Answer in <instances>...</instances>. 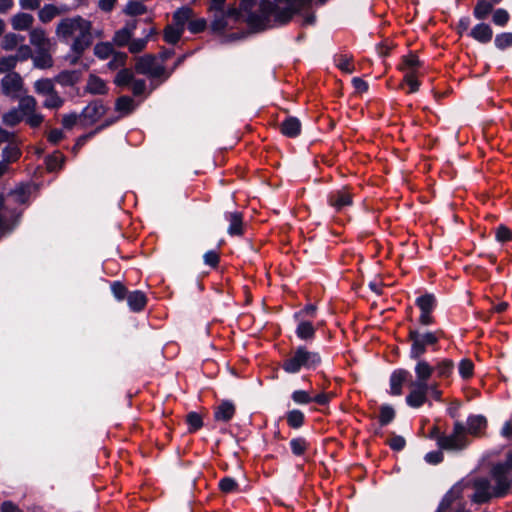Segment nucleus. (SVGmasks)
<instances>
[{"label": "nucleus", "instance_id": "1", "mask_svg": "<svg viewBox=\"0 0 512 512\" xmlns=\"http://www.w3.org/2000/svg\"><path fill=\"white\" fill-rule=\"evenodd\" d=\"M76 33L78 34L71 44V50L81 52L83 47L93 44L92 22L79 15L62 19L56 27V35L64 43H68Z\"/></svg>", "mask_w": 512, "mask_h": 512}, {"label": "nucleus", "instance_id": "2", "mask_svg": "<svg viewBox=\"0 0 512 512\" xmlns=\"http://www.w3.org/2000/svg\"><path fill=\"white\" fill-rule=\"evenodd\" d=\"M322 364L318 351L309 350L306 345H298L282 360L280 367L287 374H297L302 370L314 371Z\"/></svg>", "mask_w": 512, "mask_h": 512}, {"label": "nucleus", "instance_id": "3", "mask_svg": "<svg viewBox=\"0 0 512 512\" xmlns=\"http://www.w3.org/2000/svg\"><path fill=\"white\" fill-rule=\"evenodd\" d=\"M480 435V415H470L467 419V427L460 421L454 423L453 432L450 435L442 434L438 439V447L443 450H458L466 444L465 433Z\"/></svg>", "mask_w": 512, "mask_h": 512}, {"label": "nucleus", "instance_id": "4", "mask_svg": "<svg viewBox=\"0 0 512 512\" xmlns=\"http://www.w3.org/2000/svg\"><path fill=\"white\" fill-rule=\"evenodd\" d=\"M281 3H276L274 0H261L259 5L260 15L270 24L271 17H273L274 26H286L289 24L295 15L301 13V9L291 4H285L284 7L280 6Z\"/></svg>", "mask_w": 512, "mask_h": 512}, {"label": "nucleus", "instance_id": "5", "mask_svg": "<svg viewBox=\"0 0 512 512\" xmlns=\"http://www.w3.org/2000/svg\"><path fill=\"white\" fill-rule=\"evenodd\" d=\"M443 335L444 332L441 329L421 333L419 329L409 327L407 337V340L411 342L409 358H421L427 352V347L437 345Z\"/></svg>", "mask_w": 512, "mask_h": 512}, {"label": "nucleus", "instance_id": "6", "mask_svg": "<svg viewBox=\"0 0 512 512\" xmlns=\"http://www.w3.org/2000/svg\"><path fill=\"white\" fill-rule=\"evenodd\" d=\"M415 305L420 310V316L418 318V324L420 326H430L435 324L436 319L433 316V312L437 307V299L433 293L426 292L425 294L415 299Z\"/></svg>", "mask_w": 512, "mask_h": 512}, {"label": "nucleus", "instance_id": "7", "mask_svg": "<svg viewBox=\"0 0 512 512\" xmlns=\"http://www.w3.org/2000/svg\"><path fill=\"white\" fill-rule=\"evenodd\" d=\"M354 194L350 186H343L340 189L332 190L327 195V204L332 207L335 212H342L346 207L353 205Z\"/></svg>", "mask_w": 512, "mask_h": 512}, {"label": "nucleus", "instance_id": "8", "mask_svg": "<svg viewBox=\"0 0 512 512\" xmlns=\"http://www.w3.org/2000/svg\"><path fill=\"white\" fill-rule=\"evenodd\" d=\"M108 107L104 105L102 99L92 100L79 114L81 125L83 127L95 124L103 115L106 114Z\"/></svg>", "mask_w": 512, "mask_h": 512}, {"label": "nucleus", "instance_id": "9", "mask_svg": "<svg viewBox=\"0 0 512 512\" xmlns=\"http://www.w3.org/2000/svg\"><path fill=\"white\" fill-rule=\"evenodd\" d=\"M412 374L404 368H397L392 371L389 378V394L391 396H400L403 393V385L411 381Z\"/></svg>", "mask_w": 512, "mask_h": 512}, {"label": "nucleus", "instance_id": "10", "mask_svg": "<svg viewBox=\"0 0 512 512\" xmlns=\"http://www.w3.org/2000/svg\"><path fill=\"white\" fill-rule=\"evenodd\" d=\"M454 487H458V492L461 495H463L465 490L472 489V494L467 495V497H470L473 503L480 504V475L477 473L461 479Z\"/></svg>", "mask_w": 512, "mask_h": 512}, {"label": "nucleus", "instance_id": "11", "mask_svg": "<svg viewBox=\"0 0 512 512\" xmlns=\"http://www.w3.org/2000/svg\"><path fill=\"white\" fill-rule=\"evenodd\" d=\"M224 219L229 223L227 234L231 237H241L245 233L244 216L240 211L225 212Z\"/></svg>", "mask_w": 512, "mask_h": 512}, {"label": "nucleus", "instance_id": "12", "mask_svg": "<svg viewBox=\"0 0 512 512\" xmlns=\"http://www.w3.org/2000/svg\"><path fill=\"white\" fill-rule=\"evenodd\" d=\"M298 324L295 329L297 338L310 343L316 338L317 327L308 319H294Z\"/></svg>", "mask_w": 512, "mask_h": 512}, {"label": "nucleus", "instance_id": "13", "mask_svg": "<svg viewBox=\"0 0 512 512\" xmlns=\"http://www.w3.org/2000/svg\"><path fill=\"white\" fill-rule=\"evenodd\" d=\"M236 414V406L231 400H222L214 409L213 417L216 422L228 423Z\"/></svg>", "mask_w": 512, "mask_h": 512}, {"label": "nucleus", "instance_id": "14", "mask_svg": "<svg viewBox=\"0 0 512 512\" xmlns=\"http://www.w3.org/2000/svg\"><path fill=\"white\" fill-rule=\"evenodd\" d=\"M279 131L288 138H297L302 131L301 121L295 116H287L280 124Z\"/></svg>", "mask_w": 512, "mask_h": 512}, {"label": "nucleus", "instance_id": "15", "mask_svg": "<svg viewBox=\"0 0 512 512\" xmlns=\"http://www.w3.org/2000/svg\"><path fill=\"white\" fill-rule=\"evenodd\" d=\"M126 300L130 311L133 313L144 311L148 303L147 295L141 290L130 291Z\"/></svg>", "mask_w": 512, "mask_h": 512}, {"label": "nucleus", "instance_id": "16", "mask_svg": "<svg viewBox=\"0 0 512 512\" xmlns=\"http://www.w3.org/2000/svg\"><path fill=\"white\" fill-rule=\"evenodd\" d=\"M108 91L106 82L102 78L94 74L89 75L85 92L92 95H106Z\"/></svg>", "mask_w": 512, "mask_h": 512}, {"label": "nucleus", "instance_id": "17", "mask_svg": "<svg viewBox=\"0 0 512 512\" xmlns=\"http://www.w3.org/2000/svg\"><path fill=\"white\" fill-rule=\"evenodd\" d=\"M245 22L253 33L263 32L272 27L259 13L254 11L247 14Z\"/></svg>", "mask_w": 512, "mask_h": 512}, {"label": "nucleus", "instance_id": "18", "mask_svg": "<svg viewBox=\"0 0 512 512\" xmlns=\"http://www.w3.org/2000/svg\"><path fill=\"white\" fill-rule=\"evenodd\" d=\"M193 9L189 6H182L178 8L172 15V24L185 30L186 24L190 21L193 16Z\"/></svg>", "mask_w": 512, "mask_h": 512}, {"label": "nucleus", "instance_id": "19", "mask_svg": "<svg viewBox=\"0 0 512 512\" xmlns=\"http://www.w3.org/2000/svg\"><path fill=\"white\" fill-rule=\"evenodd\" d=\"M34 17L31 14L19 12L11 19V25L14 30L25 31L32 27Z\"/></svg>", "mask_w": 512, "mask_h": 512}, {"label": "nucleus", "instance_id": "20", "mask_svg": "<svg viewBox=\"0 0 512 512\" xmlns=\"http://www.w3.org/2000/svg\"><path fill=\"white\" fill-rule=\"evenodd\" d=\"M414 360L417 361L414 368L416 379L429 380L435 371L434 366L422 357Z\"/></svg>", "mask_w": 512, "mask_h": 512}, {"label": "nucleus", "instance_id": "21", "mask_svg": "<svg viewBox=\"0 0 512 512\" xmlns=\"http://www.w3.org/2000/svg\"><path fill=\"white\" fill-rule=\"evenodd\" d=\"M155 63L156 56L154 54H145L137 58L135 71L137 74L148 75Z\"/></svg>", "mask_w": 512, "mask_h": 512}, {"label": "nucleus", "instance_id": "22", "mask_svg": "<svg viewBox=\"0 0 512 512\" xmlns=\"http://www.w3.org/2000/svg\"><path fill=\"white\" fill-rule=\"evenodd\" d=\"M30 43L36 49H44L50 47V41L46 37V32L43 28H34L30 31Z\"/></svg>", "mask_w": 512, "mask_h": 512}, {"label": "nucleus", "instance_id": "23", "mask_svg": "<svg viewBox=\"0 0 512 512\" xmlns=\"http://www.w3.org/2000/svg\"><path fill=\"white\" fill-rule=\"evenodd\" d=\"M184 33V30L174 24H168L163 31V39L166 43L171 45H176L182 35Z\"/></svg>", "mask_w": 512, "mask_h": 512}, {"label": "nucleus", "instance_id": "24", "mask_svg": "<svg viewBox=\"0 0 512 512\" xmlns=\"http://www.w3.org/2000/svg\"><path fill=\"white\" fill-rule=\"evenodd\" d=\"M291 453L296 457H302L305 455L307 450L310 447V443L307 441L305 437L298 436L294 437L290 440L289 443Z\"/></svg>", "mask_w": 512, "mask_h": 512}, {"label": "nucleus", "instance_id": "25", "mask_svg": "<svg viewBox=\"0 0 512 512\" xmlns=\"http://www.w3.org/2000/svg\"><path fill=\"white\" fill-rule=\"evenodd\" d=\"M34 66L39 69L52 67L53 59L49 53V48L37 49V54L33 57Z\"/></svg>", "mask_w": 512, "mask_h": 512}, {"label": "nucleus", "instance_id": "26", "mask_svg": "<svg viewBox=\"0 0 512 512\" xmlns=\"http://www.w3.org/2000/svg\"><path fill=\"white\" fill-rule=\"evenodd\" d=\"M80 76V71L63 70L56 76V81L62 86H73L80 80Z\"/></svg>", "mask_w": 512, "mask_h": 512}, {"label": "nucleus", "instance_id": "27", "mask_svg": "<svg viewBox=\"0 0 512 512\" xmlns=\"http://www.w3.org/2000/svg\"><path fill=\"white\" fill-rule=\"evenodd\" d=\"M410 392L407 394L405 398L406 404L414 409L420 408L423 406L427 401L428 398L420 391H417L413 387H409Z\"/></svg>", "mask_w": 512, "mask_h": 512}, {"label": "nucleus", "instance_id": "28", "mask_svg": "<svg viewBox=\"0 0 512 512\" xmlns=\"http://www.w3.org/2000/svg\"><path fill=\"white\" fill-rule=\"evenodd\" d=\"M134 109V101L130 96L123 95L118 97L115 101V110L123 116L130 115Z\"/></svg>", "mask_w": 512, "mask_h": 512}, {"label": "nucleus", "instance_id": "29", "mask_svg": "<svg viewBox=\"0 0 512 512\" xmlns=\"http://www.w3.org/2000/svg\"><path fill=\"white\" fill-rule=\"evenodd\" d=\"M287 425L292 429H300L305 424V415L299 409H292L286 413Z\"/></svg>", "mask_w": 512, "mask_h": 512}, {"label": "nucleus", "instance_id": "30", "mask_svg": "<svg viewBox=\"0 0 512 512\" xmlns=\"http://www.w3.org/2000/svg\"><path fill=\"white\" fill-rule=\"evenodd\" d=\"M463 498L458 492V487H452L442 498L438 506V512L446 511L451 507L454 501L457 499Z\"/></svg>", "mask_w": 512, "mask_h": 512}, {"label": "nucleus", "instance_id": "31", "mask_svg": "<svg viewBox=\"0 0 512 512\" xmlns=\"http://www.w3.org/2000/svg\"><path fill=\"white\" fill-rule=\"evenodd\" d=\"M65 161L64 155L60 151H55L53 154L45 158L46 169L48 172H54L63 167Z\"/></svg>", "mask_w": 512, "mask_h": 512}, {"label": "nucleus", "instance_id": "32", "mask_svg": "<svg viewBox=\"0 0 512 512\" xmlns=\"http://www.w3.org/2000/svg\"><path fill=\"white\" fill-rule=\"evenodd\" d=\"M396 417L395 409L389 404L380 406L378 421L380 427H385L392 423Z\"/></svg>", "mask_w": 512, "mask_h": 512}, {"label": "nucleus", "instance_id": "33", "mask_svg": "<svg viewBox=\"0 0 512 512\" xmlns=\"http://www.w3.org/2000/svg\"><path fill=\"white\" fill-rule=\"evenodd\" d=\"M62 11L53 4H45L38 12L39 20L43 23H49Z\"/></svg>", "mask_w": 512, "mask_h": 512}, {"label": "nucleus", "instance_id": "34", "mask_svg": "<svg viewBox=\"0 0 512 512\" xmlns=\"http://www.w3.org/2000/svg\"><path fill=\"white\" fill-rule=\"evenodd\" d=\"M24 119L23 113L18 108H12L2 116V122L9 127H15Z\"/></svg>", "mask_w": 512, "mask_h": 512}, {"label": "nucleus", "instance_id": "35", "mask_svg": "<svg viewBox=\"0 0 512 512\" xmlns=\"http://www.w3.org/2000/svg\"><path fill=\"white\" fill-rule=\"evenodd\" d=\"M227 27L228 21L225 18V15L215 12L214 19L211 21L210 24V31L213 34L222 35Z\"/></svg>", "mask_w": 512, "mask_h": 512}, {"label": "nucleus", "instance_id": "36", "mask_svg": "<svg viewBox=\"0 0 512 512\" xmlns=\"http://www.w3.org/2000/svg\"><path fill=\"white\" fill-rule=\"evenodd\" d=\"M134 80V74L129 68H122L114 78V84L117 87H126Z\"/></svg>", "mask_w": 512, "mask_h": 512}, {"label": "nucleus", "instance_id": "37", "mask_svg": "<svg viewBox=\"0 0 512 512\" xmlns=\"http://www.w3.org/2000/svg\"><path fill=\"white\" fill-rule=\"evenodd\" d=\"M186 423L188 425L189 433L197 432L204 425L202 416L195 411H191L186 415Z\"/></svg>", "mask_w": 512, "mask_h": 512}, {"label": "nucleus", "instance_id": "38", "mask_svg": "<svg viewBox=\"0 0 512 512\" xmlns=\"http://www.w3.org/2000/svg\"><path fill=\"white\" fill-rule=\"evenodd\" d=\"M421 66L422 62L419 60L418 56L413 52H409L407 55L402 56L399 69H410L411 71H414L416 68Z\"/></svg>", "mask_w": 512, "mask_h": 512}, {"label": "nucleus", "instance_id": "39", "mask_svg": "<svg viewBox=\"0 0 512 512\" xmlns=\"http://www.w3.org/2000/svg\"><path fill=\"white\" fill-rule=\"evenodd\" d=\"M22 155L20 148L16 145L9 144L2 150V160L6 163L16 162Z\"/></svg>", "mask_w": 512, "mask_h": 512}, {"label": "nucleus", "instance_id": "40", "mask_svg": "<svg viewBox=\"0 0 512 512\" xmlns=\"http://www.w3.org/2000/svg\"><path fill=\"white\" fill-rule=\"evenodd\" d=\"M404 85H407L409 88L406 92L408 94L416 93L419 90L421 83L417 79L415 71H409L404 75L400 86L403 87Z\"/></svg>", "mask_w": 512, "mask_h": 512}, {"label": "nucleus", "instance_id": "41", "mask_svg": "<svg viewBox=\"0 0 512 512\" xmlns=\"http://www.w3.org/2000/svg\"><path fill=\"white\" fill-rule=\"evenodd\" d=\"M123 11L128 16H140L147 12V6L142 2L130 0L126 4Z\"/></svg>", "mask_w": 512, "mask_h": 512}, {"label": "nucleus", "instance_id": "42", "mask_svg": "<svg viewBox=\"0 0 512 512\" xmlns=\"http://www.w3.org/2000/svg\"><path fill=\"white\" fill-rule=\"evenodd\" d=\"M434 368L438 377L448 378L453 373L454 363L451 359H443L439 361Z\"/></svg>", "mask_w": 512, "mask_h": 512}, {"label": "nucleus", "instance_id": "43", "mask_svg": "<svg viewBox=\"0 0 512 512\" xmlns=\"http://www.w3.org/2000/svg\"><path fill=\"white\" fill-rule=\"evenodd\" d=\"M112 59L107 63V67L110 70H116L118 68H126L128 55L125 52L115 51L112 55Z\"/></svg>", "mask_w": 512, "mask_h": 512}, {"label": "nucleus", "instance_id": "44", "mask_svg": "<svg viewBox=\"0 0 512 512\" xmlns=\"http://www.w3.org/2000/svg\"><path fill=\"white\" fill-rule=\"evenodd\" d=\"M113 45L110 42H99L94 47V54L101 60L108 59L114 53Z\"/></svg>", "mask_w": 512, "mask_h": 512}, {"label": "nucleus", "instance_id": "45", "mask_svg": "<svg viewBox=\"0 0 512 512\" xmlns=\"http://www.w3.org/2000/svg\"><path fill=\"white\" fill-rule=\"evenodd\" d=\"M110 288L112 295L118 302L126 300L130 292L121 281L111 282Z\"/></svg>", "mask_w": 512, "mask_h": 512}, {"label": "nucleus", "instance_id": "46", "mask_svg": "<svg viewBox=\"0 0 512 512\" xmlns=\"http://www.w3.org/2000/svg\"><path fill=\"white\" fill-rule=\"evenodd\" d=\"M318 307L316 304H306L302 309L293 314V319H314L317 315Z\"/></svg>", "mask_w": 512, "mask_h": 512}, {"label": "nucleus", "instance_id": "47", "mask_svg": "<svg viewBox=\"0 0 512 512\" xmlns=\"http://www.w3.org/2000/svg\"><path fill=\"white\" fill-rule=\"evenodd\" d=\"M34 89L36 93L41 95H49L56 91L52 80L49 78H42L37 80L34 84Z\"/></svg>", "mask_w": 512, "mask_h": 512}, {"label": "nucleus", "instance_id": "48", "mask_svg": "<svg viewBox=\"0 0 512 512\" xmlns=\"http://www.w3.org/2000/svg\"><path fill=\"white\" fill-rule=\"evenodd\" d=\"M507 306L506 302L495 304L489 296H482V310L487 309L490 312L502 313L507 309Z\"/></svg>", "mask_w": 512, "mask_h": 512}, {"label": "nucleus", "instance_id": "49", "mask_svg": "<svg viewBox=\"0 0 512 512\" xmlns=\"http://www.w3.org/2000/svg\"><path fill=\"white\" fill-rule=\"evenodd\" d=\"M218 487L221 492L226 494L238 492L239 490V484L237 483V481L234 478L228 476L220 479Z\"/></svg>", "mask_w": 512, "mask_h": 512}, {"label": "nucleus", "instance_id": "50", "mask_svg": "<svg viewBox=\"0 0 512 512\" xmlns=\"http://www.w3.org/2000/svg\"><path fill=\"white\" fill-rule=\"evenodd\" d=\"M36 104V100L33 96H25L19 101L18 110L25 116L35 111Z\"/></svg>", "mask_w": 512, "mask_h": 512}, {"label": "nucleus", "instance_id": "51", "mask_svg": "<svg viewBox=\"0 0 512 512\" xmlns=\"http://www.w3.org/2000/svg\"><path fill=\"white\" fill-rule=\"evenodd\" d=\"M131 38V32L128 29L121 28L115 32L113 42L118 47H124L129 45Z\"/></svg>", "mask_w": 512, "mask_h": 512}, {"label": "nucleus", "instance_id": "52", "mask_svg": "<svg viewBox=\"0 0 512 512\" xmlns=\"http://www.w3.org/2000/svg\"><path fill=\"white\" fill-rule=\"evenodd\" d=\"M510 15L506 9L498 8L493 12L492 22L499 27H505L509 22Z\"/></svg>", "mask_w": 512, "mask_h": 512}, {"label": "nucleus", "instance_id": "53", "mask_svg": "<svg viewBox=\"0 0 512 512\" xmlns=\"http://www.w3.org/2000/svg\"><path fill=\"white\" fill-rule=\"evenodd\" d=\"M495 46L504 50L512 46V32H503L497 34L494 40Z\"/></svg>", "mask_w": 512, "mask_h": 512}, {"label": "nucleus", "instance_id": "54", "mask_svg": "<svg viewBox=\"0 0 512 512\" xmlns=\"http://www.w3.org/2000/svg\"><path fill=\"white\" fill-rule=\"evenodd\" d=\"M495 239L500 243H507L512 240V230L506 225H499L495 229Z\"/></svg>", "mask_w": 512, "mask_h": 512}, {"label": "nucleus", "instance_id": "55", "mask_svg": "<svg viewBox=\"0 0 512 512\" xmlns=\"http://www.w3.org/2000/svg\"><path fill=\"white\" fill-rule=\"evenodd\" d=\"M495 480V487L493 489V496L495 497H504L509 488H510V482L508 481V478H501V479H494Z\"/></svg>", "mask_w": 512, "mask_h": 512}, {"label": "nucleus", "instance_id": "56", "mask_svg": "<svg viewBox=\"0 0 512 512\" xmlns=\"http://www.w3.org/2000/svg\"><path fill=\"white\" fill-rule=\"evenodd\" d=\"M291 399L295 404L298 405H307L312 402V396L308 391L305 390H295L291 394Z\"/></svg>", "mask_w": 512, "mask_h": 512}, {"label": "nucleus", "instance_id": "57", "mask_svg": "<svg viewBox=\"0 0 512 512\" xmlns=\"http://www.w3.org/2000/svg\"><path fill=\"white\" fill-rule=\"evenodd\" d=\"M203 261L206 265L211 267L212 269H216L220 263V254L216 250H209L204 253Z\"/></svg>", "mask_w": 512, "mask_h": 512}, {"label": "nucleus", "instance_id": "58", "mask_svg": "<svg viewBox=\"0 0 512 512\" xmlns=\"http://www.w3.org/2000/svg\"><path fill=\"white\" fill-rule=\"evenodd\" d=\"M188 30L192 34H200L207 28V21L205 18H198L188 22Z\"/></svg>", "mask_w": 512, "mask_h": 512}, {"label": "nucleus", "instance_id": "59", "mask_svg": "<svg viewBox=\"0 0 512 512\" xmlns=\"http://www.w3.org/2000/svg\"><path fill=\"white\" fill-rule=\"evenodd\" d=\"M48 97L43 103V106L48 109H58L60 108L64 100L58 95L56 91L52 92L51 94L47 95Z\"/></svg>", "mask_w": 512, "mask_h": 512}, {"label": "nucleus", "instance_id": "60", "mask_svg": "<svg viewBox=\"0 0 512 512\" xmlns=\"http://www.w3.org/2000/svg\"><path fill=\"white\" fill-rule=\"evenodd\" d=\"M474 364L469 359H462L459 363V374L463 379H468L472 376Z\"/></svg>", "mask_w": 512, "mask_h": 512}, {"label": "nucleus", "instance_id": "61", "mask_svg": "<svg viewBox=\"0 0 512 512\" xmlns=\"http://www.w3.org/2000/svg\"><path fill=\"white\" fill-rule=\"evenodd\" d=\"M16 64L17 57H13V55L0 57V73L13 70Z\"/></svg>", "mask_w": 512, "mask_h": 512}, {"label": "nucleus", "instance_id": "62", "mask_svg": "<svg viewBox=\"0 0 512 512\" xmlns=\"http://www.w3.org/2000/svg\"><path fill=\"white\" fill-rule=\"evenodd\" d=\"M147 43L148 37L130 40L128 45L129 52L132 54L140 53L146 48Z\"/></svg>", "mask_w": 512, "mask_h": 512}, {"label": "nucleus", "instance_id": "63", "mask_svg": "<svg viewBox=\"0 0 512 512\" xmlns=\"http://www.w3.org/2000/svg\"><path fill=\"white\" fill-rule=\"evenodd\" d=\"M509 470V465H507L506 463H497L492 468V477L494 479L507 478Z\"/></svg>", "mask_w": 512, "mask_h": 512}, {"label": "nucleus", "instance_id": "64", "mask_svg": "<svg viewBox=\"0 0 512 512\" xmlns=\"http://www.w3.org/2000/svg\"><path fill=\"white\" fill-rule=\"evenodd\" d=\"M387 445L393 450V451H402L406 446V440L401 435H394L391 439L387 441Z\"/></svg>", "mask_w": 512, "mask_h": 512}]
</instances>
